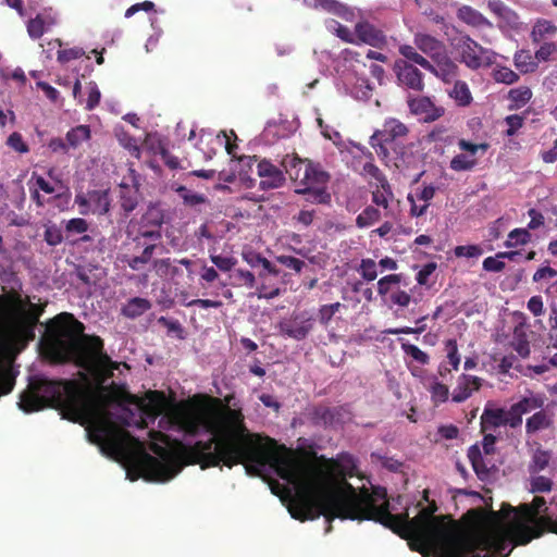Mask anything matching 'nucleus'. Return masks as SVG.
<instances>
[{
	"mask_svg": "<svg viewBox=\"0 0 557 557\" xmlns=\"http://www.w3.org/2000/svg\"><path fill=\"white\" fill-rule=\"evenodd\" d=\"M399 54L404 55V61L406 62L418 64L426 71H434V67H432L431 63L426 61L424 57L418 53L417 50H414V48L411 46L405 45L399 47Z\"/></svg>",
	"mask_w": 557,
	"mask_h": 557,
	"instance_id": "nucleus-38",
	"label": "nucleus"
},
{
	"mask_svg": "<svg viewBox=\"0 0 557 557\" xmlns=\"http://www.w3.org/2000/svg\"><path fill=\"white\" fill-rule=\"evenodd\" d=\"M556 33V26L553 23L543 20L537 21L534 25V29H532V40L534 42H540L544 40L546 36H552Z\"/></svg>",
	"mask_w": 557,
	"mask_h": 557,
	"instance_id": "nucleus-43",
	"label": "nucleus"
},
{
	"mask_svg": "<svg viewBox=\"0 0 557 557\" xmlns=\"http://www.w3.org/2000/svg\"><path fill=\"white\" fill-rule=\"evenodd\" d=\"M259 277H260V280L263 281L262 283H260L259 288H257V297H259V299H268L269 300V299L276 298L281 295V289L277 286L264 281L263 273L260 272Z\"/></svg>",
	"mask_w": 557,
	"mask_h": 557,
	"instance_id": "nucleus-46",
	"label": "nucleus"
},
{
	"mask_svg": "<svg viewBox=\"0 0 557 557\" xmlns=\"http://www.w3.org/2000/svg\"><path fill=\"white\" fill-rule=\"evenodd\" d=\"M152 451L161 458L141 453L135 461V468L148 482H166L172 480L182 469L176 457L159 445L152 446Z\"/></svg>",
	"mask_w": 557,
	"mask_h": 557,
	"instance_id": "nucleus-5",
	"label": "nucleus"
},
{
	"mask_svg": "<svg viewBox=\"0 0 557 557\" xmlns=\"http://www.w3.org/2000/svg\"><path fill=\"white\" fill-rule=\"evenodd\" d=\"M211 407L178 416V425L185 434L197 436L205 431L211 435L210 440L198 441L185 450L190 463L201 469L220 465L231 469L244 465L250 475H259L260 469L269 466L281 480L294 486L288 512L296 520L305 522L323 517L329 523L326 533L331 532L334 519L374 521L408 541L410 549L422 557H453L451 515H434L437 506L429 500L428 490L422 492L428 506L416 516L410 518L408 511L392 515L383 487L357 491L352 484L344 482V488L335 490L330 475L319 468L278 455L262 445L259 435L248 433L240 409L228 407L230 396L225 398L227 405L219 398H211Z\"/></svg>",
	"mask_w": 557,
	"mask_h": 557,
	"instance_id": "nucleus-1",
	"label": "nucleus"
},
{
	"mask_svg": "<svg viewBox=\"0 0 557 557\" xmlns=\"http://www.w3.org/2000/svg\"><path fill=\"white\" fill-rule=\"evenodd\" d=\"M67 234H84L87 232V222L82 218H72L65 223Z\"/></svg>",
	"mask_w": 557,
	"mask_h": 557,
	"instance_id": "nucleus-64",
	"label": "nucleus"
},
{
	"mask_svg": "<svg viewBox=\"0 0 557 557\" xmlns=\"http://www.w3.org/2000/svg\"><path fill=\"white\" fill-rule=\"evenodd\" d=\"M281 166L285 169L289 180L297 184V188L304 187V190L312 187H324L330 181V174L322 170L319 163L301 159L296 154H286L281 160Z\"/></svg>",
	"mask_w": 557,
	"mask_h": 557,
	"instance_id": "nucleus-6",
	"label": "nucleus"
},
{
	"mask_svg": "<svg viewBox=\"0 0 557 557\" xmlns=\"http://www.w3.org/2000/svg\"><path fill=\"white\" fill-rule=\"evenodd\" d=\"M457 40L461 41L457 51H459L460 62H463L466 66L479 70L481 67H490L495 63V52L478 45V42L466 36Z\"/></svg>",
	"mask_w": 557,
	"mask_h": 557,
	"instance_id": "nucleus-8",
	"label": "nucleus"
},
{
	"mask_svg": "<svg viewBox=\"0 0 557 557\" xmlns=\"http://www.w3.org/2000/svg\"><path fill=\"white\" fill-rule=\"evenodd\" d=\"M507 425L503 408H485L482 413L483 430Z\"/></svg>",
	"mask_w": 557,
	"mask_h": 557,
	"instance_id": "nucleus-32",
	"label": "nucleus"
},
{
	"mask_svg": "<svg viewBox=\"0 0 557 557\" xmlns=\"http://www.w3.org/2000/svg\"><path fill=\"white\" fill-rule=\"evenodd\" d=\"M156 273L161 277H171L172 280L182 274V270L173 264L170 258H161L152 261Z\"/></svg>",
	"mask_w": 557,
	"mask_h": 557,
	"instance_id": "nucleus-35",
	"label": "nucleus"
},
{
	"mask_svg": "<svg viewBox=\"0 0 557 557\" xmlns=\"http://www.w3.org/2000/svg\"><path fill=\"white\" fill-rule=\"evenodd\" d=\"M454 101L459 107H468L472 102L469 86L462 81H456V84H454Z\"/></svg>",
	"mask_w": 557,
	"mask_h": 557,
	"instance_id": "nucleus-41",
	"label": "nucleus"
},
{
	"mask_svg": "<svg viewBox=\"0 0 557 557\" xmlns=\"http://www.w3.org/2000/svg\"><path fill=\"white\" fill-rule=\"evenodd\" d=\"M483 250L479 246H457L454 248V256L456 258H469V259H478Z\"/></svg>",
	"mask_w": 557,
	"mask_h": 557,
	"instance_id": "nucleus-56",
	"label": "nucleus"
},
{
	"mask_svg": "<svg viewBox=\"0 0 557 557\" xmlns=\"http://www.w3.org/2000/svg\"><path fill=\"white\" fill-rule=\"evenodd\" d=\"M45 242L50 247H55L63 242V234L61 228L55 224L46 225L45 227Z\"/></svg>",
	"mask_w": 557,
	"mask_h": 557,
	"instance_id": "nucleus-49",
	"label": "nucleus"
},
{
	"mask_svg": "<svg viewBox=\"0 0 557 557\" xmlns=\"http://www.w3.org/2000/svg\"><path fill=\"white\" fill-rule=\"evenodd\" d=\"M7 145L10 147V149L15 150V152H28V146L25 144L23 137H21L20 133L17 132L11 133L10 137H8Z\"/></svg>",
	"mask_w": 557,
	"mask_h": 557,
	"instance_id": "nucleus-60",
	"label": "nucleus"
},
{
	"mask_svg": "<svg viewBox=\"0 0 557 557\" xmlns=\"http://www.w3.org/2000/svg\"><path fill=\"white\" fill-rule=\"evenodd\" d=\"M81 215H104L110 211V198L107 189H94L79 193L74 197Z\"/></svg>",
	"mask_w": 557,
	"mask_h": 557,
	"instance_id": "nucleus-10",
	"label": "nucleus"
},
{
	"mask_svg": "<svg viewBox=\"0 0 557 557\" xmlns=\"http://www.w3.org/2000/svg\"><path fill=\"white\" fill-rule=\"evenodd\" d=\"M460 150H463L468 154H457L454 158V170L456 171H468L475 164V153L482 151L486 152L487 144H473L467 140H459Z\"/></svg>",
	"mask_w": 557,
	"mask_h": 557,
	"instance_id": "nucleus-20",
	"label": "nucleus"
},
{
	"mask_svg": "<svg viewBox=\"0 0 557 557\" xmlns=\"http://www.w3.org/2000/svg\"><path fill=\"white\" fill-rule=\"evenodd\" d=\"M234 285L245 286L246 288L255 287V275L250 271L237 269L233 274Z\"/></svg>",
	"mask_w": 557,
	"mask_h": 557,
	"instance_id": "nucleus-51",
	"label": "nucleus"
},
{
	"mask_svg": "<svg viewBox=\"0 0 557 557\" xmlns=\"http://www.w3.org/2000/svg\"><path fill=\"white\" fill-rule=\"evenodd\" d=\"M45 356L54 364L74 362L87 371H97L106 379L119 367L103 351V341L95 335L84 334V324L71 312H60L46 325L42 339Z\"/></svg>",
	"mask_w": 557,
	"mask_h": 557,
	"instance_id": "nucleus-4",
	"label": "nucleus"
},
{
	"mask_svg": "<svg viewBox=\"0 0 557 557\" xmlns=\"http://www.w3.org/2000/svg\"><path fill=\"white\" fill-rule=\"evenodd\" d=\"M408 109L425 123H432L443 116L444 110L431 101L429 97L408 98Z\"/></svg>",
	"mask_w": 557,
	"mask_h": 557,
	"instance_id": "nucleus-17",
	"label": "nucleus"
},
{
	"mask_svg": "<svg viewBox=\"0 0 557 557\" xmlns=\"http://www.w3.org/2000/svg\"><path fill=\"white\" fill-rule=\"evenodd\" d=\"M175 193L181 197L182 203H184L185 207L195 208L198 205L208 203V198L205 195L191 191L183 185H178V187L175 188Z\"/></svg>",
	"mask_w": 557,
	"mask_h": 557,
	"instance_id": "nucleus-33",
	"label": "nucleus"
},
{
	"mask_svg": "<svg viewBox=\"0 0 557 557\" xmlns=\"http://www.w3.org/2000/svg\"><path fill=\"white\" fill-rule=\"evenodd\" d=\"M553 424V420L547 412L540 410L534 414L530 416L525 421L527 435H533L534 433L543 430H547Z\"/></svg>",
	"mask_w": 557,
	"mask_h": 557,
	"instance_id": "nucleus-29",
	"label": "nucleus"
},
{
	"mask_svg": "<svg viewBox=\"0 0 557 557\" xmlns=\"http://www.w3.org/2000/svg\"><path fill=\"white\" fill-rule=\"evenodd\" d=\"M295 193L306 196V201L309 203L327 205L330 203V194L326 193L324 187H309L304 190V187H297Z\"/></svg>",
	"mask_w": 557,
	"mask_h": 557,
	"instance_id": "nucleus-34",
	"label": "nucleus"
},
{
	"mask_svg": "<svg viewBox=\"0 0 557 557\" xmlns=\"http://www.w3.org/2000/svg\"><path fill=\"white\" fill-rule=\"evenodd\" d=\"M389 199H392L391 185H375L372 191L373 205L387 209Z\"/></svg>",
	"mask_w": 557,
	"mask_h": 557,
	"instance_id": "nucleus-44",
	"label": "nucleus"
},
{
	"mask_svg": "<svg viewBox=\"0 0 557 557\" xmlns=\"http://www.w3.org/2000/svg\"><path fill=\"white\" fill-rule=\"evenodd\" d=\"M509 111H518L531 100V89L527 86L509 89Z\"/></svg>",
	"mask_w": 557,
	"mask_h": 557,
	"instance_id": "nucleus-31",
	"label": "nucleus"
},
{
	"mask_svg": "<svg viewBox=\"0 0 557 557\" xmlns=\"http://www.w3.org/2000/svg\"><path fill=\"white\" fill-rule=\"evenodd\" d=\"M401 350H404L405 356L412 358L417 363L421 366H424L429 362V356L416 345L404 343L401 344Z\"/></svg>",
	"mask_w": 557,
	"mask_h": 557,
	"instance_id": "nucleus-47",
	"label": "nucleus"
},
{
	"mask_svg": "<svg viewBox=\"0 0 557 557\" xmlns=\"http://www.w3.org/2000/svg\"><path fill=\"white\" fill-rule=\"evenodd\" d=\"M161 237L160 220H156L153 228H146L144 226L138 228L137 235L133 237V246H145L149 243L157 245Z\"/></svg>",
	"mask_w": 557,
	"mask_h": 557,
	"instance_id": "nucleus-30",
	"label": "nucleus"
},
{
	"mask_svg": "<svg viewBox=\"0 0 557 557\" xmlns=\"http://www.w3.org/2000/svg\"><path fill=\"white\" fill-rule=\"evenodd\" d=\"M465 519L469 522L466 535L454 521V557H508L511 543L525 545L546 532L557 535V502L547 506L544 497L535 496L516 508L504 504L497 511L469 509Z\"/></svg>",
	"mask_w": 557,
	"mask_h": 557,
	"instance_id": "nucleus-2",
	"label": "nucleus"
},
{
	"mask_svg": "<svg viewBox=\"0 0 557 557\" xmlns=\"http://www.w3.org/2000/svg\"><path fill=\"white\" fill-rule=\"evenodd\" d=\"M531 235L528 228H516L509 232L508 239L504 242L506 248H512L530 243Z\"/></svg>",
	"mask_w": 557,
	"mask_h": 557,
	"instance_id": "nucleus-42",
	"label": "nucleus"
},
{
	"mask_svg": "<svg viewBox=\"0 0 557 557\" xmlns=\"http://www.w3.org/2000/svg\"><path fill=\"white\" fill-rule=\"evenodd\" d=\"M84 55V50L79 47L61 49L57 52V61L60 63H69L70 61L77 60Z\"/></svg>",
	"mask_w": 557,
	"mask_h": 557,
	"instance_id": "nucleus-55",
	"label": "nucleus"
},
{
	"mask_svg": "<svg viewBox=\"0 0 557 557\" xmlns=\"http://www.w3.org/2000/svg\"><path fill=\"white\" fill-rule=\"evenodd\" d=\"M481 386V380L473 375L462 374L457 380V392L454 401L460 403L468 399L470 395Z\"/></svg>",
	"mask_w": 557,
	"mask_h": 557,
	"instance_id": "nucleus-23",
	"label": "nucleus"
},
{
	"mask_svg": "<svg viewBox=\"0 0 557 557\" xmlns=\"http://www.w3.org/2000/svg\"><path fill=\"white\" fill-rule=\"evenodd\" d=\"M492 78H494L495 83L504 85H513L519 82L518 73L513 72L509 67L499 65L495 66L494 70H492Z\"/></svg>",
	"mask_w": 557,
	"mask_h": 557,
	"instance_id": "nucleus-39",
	"label": "nucleus"
},
{
	"mask_svg": "<svg viewBox=\"0 0 557 557\" xmlns=\"http://www.w3.org/2000/svg\"><path fill=\"white\" fill-rule=\"evenodd\" d=\"M313 319L306 311L294 312L277 323V330L283 337L294 341H302L312 331Z\"/></svg>",
	"mask_w": 557,
	"mask_h": 557,
	"instance_id": "nucleus-11",
	"label": "nucleus"
},
{
	"mask_svg": "<svg viewBox=\"0 0 557 557\" xmlns=\"http://www.w3.org/2000/svg\"><path fill=\"white\" fill-rule=\"evenodd\" d=\"M430 393L434 404H442L448 399V386L438 381L431 383Z\"/></svg>",
	"mask_w": 557,
	"mask_h": 557,
	"instance_id": "nucleus-50",
	"label": "nucleus"
},
{
	"mask_svg": "<svg viewBox=\"0 0 557 557\" xmlns=\"http://www.w3.org/2000/svg\"><path fill=\"white\" fill-rule=\"evenodd\" d=\"M512 64L517 67V71L521 74H528L535 72L539 64L536 59L528 50H519L512 55Z\"/></svg>",
	"mask_w": 557,
	"mask_h": 557,
	"instance_id": "nucleus-28",
	"label": "nucleus"
},
{
	"mask_svg": "<svg viewBox=\"0 0 557 557\" xmlns=\"http://www.w3.org/2000/svg\"><path fill=\"white\" fill-rule=\"evenodd\" d=\"M211 263L215 264L216 269L227 272L234 269L235 258L233 257H224L220 255H211L210 256Z\"/></svg>",
	"mask_w": 557,
	"mask_h": 557,
	"instance_id": "nucleus-63",
	"label": "nucleus"
},
{
	"mask_svg": "<svg viewBox=\"0 0 557 557\" xmlns=\"http://www.w3.org/2000/svg\"><path fill=\"white\" fill-rule=\"evenodd\" d=\"M309 420L314 426L334 428L342 423V407L315 405L309 410Z\"/></svg>",
	"mask_w": 557,
	"mask_h": 557,
	"instance_id": "nucleus-16",
	"label": "nucleus"
},
{
	"mask_svg": "<svg viewBox=\"0 0 557 557\" xmlns=\"http://www.w3.org/2000/svg\"><path fill=\"white\" fill-rule=\"evenodd\" d=\"M523 122L524 116L519 114L506 116V119H504V123L508 125V129H506V136L512 137L516 134V132H518L522 127Z\"/></svg>",
	"mask_w": 557,
	"mask_h": 557,
	"instance_id": "nucleus-61",
	"label": "nucleus"
},
{
	"mask_svg": "<svg viewBox=\"0 0 557 557\" xmlns=\"http://www.w3.org/2000/svg\"><path fill=\"white\" fill-rule=\"evenodd\" d=\"M468 456L478 476H485L493 469L492 462L487 459L490 456L482 454L478 446H471Z\"/></svg>",
	"mask_w": 557,
	"mask_h": 557,
	"instance_id": "nucleus-26",
	"label": "nucleus"
},
{
	"mask_svg": "<svg viewBox=\"0 0 557 557\" xmlns=\"http://www.w3.org/2000/svg\"><path fill=\"white\" fill-rule=\"evenodd\" d=\"M387 166H395L399 172L407 174L411 170H416L420 159L418 154L413 152V146L411 144L404 146H392L386 147V154L375 152Z\"/></svg>",
	"mask_w": 557,
	"mask_h": 557,
	"instance_id": "nucleus-9",
	"label": "nucleus"
},
{
	"mask_svg": "<svg viewBox=\"0 0 557 557\" xmlns=\"http://www.w3.org/2000/svg\"><path fill=\"white\" fill-rule=\"evenodd\" d=\"M395 73L399 84L404 85V87L417 92L423 90L422 73L413 64L398 60L395 62Z\"/></svg>",
	"mask_w": 557,
	"mask_h": 557,
	"instance_id": "nucleus-15",
	"label": "nucleus"
},
{
	"mask_svg": "<svg viewBox=\"0 0 557 557\" xmlns=\"http://www.w3.org/2000/svg\"><path fill=\"white\" fill-rule=\"evenodd\" d=\"M553 487V481L545 475H536L530 480V492L547 493Z\"/></svg>",
	"mask_w": 557,
	"mask_h": 557,
	"instance_id": "nucleus-52",
	"label": "nucleus"
},
{
	"mask_svg": "<svg viewBox=\"0 0 557 557\" xmlns=\"http://www.w3.org/2000/svg\"><path fill=\"white\" fill-rule=\"evenodd\" d=\"M363 174L375 181V186H387L388 182L385 175L373 162L363 164Z\"/></svg>",
	"mask_w": 557,
	"mask_h": 557,
	"instance_id": "nucleus-48",
	"label": "nucleus"
},
{
	"mask_svg": "<svg viewBox=\"0 0 557 557\" xmlns=\"http://www.w3.org/2000/svg\"><path fill=\"white\" fill-rule=\"evenodd\" d=\"M543 404L544 401L539 397H524L521 398L520 401L512 404L506 411L528 414L531 411L542 408Z\"/></svg>",
	"mask_w": 557,
	"mask_h": 557,
	"instance_id": "nucleus-36",
	"label": "nucleus"
},
{
	"mask_svg": "<svg viewBox=\"0 0 557 557\" xmlns=\"http://www.w3.org/2000/svg\"><path fill=\"white\" fill-rule=\"evenodd\" d=\"M400 283V274H389L377 282V293L381 296H385L391 292L392 286H396Z\"/></svg>",
	"mask_w": 557,
	"mask_h": 557,
	"instance_id": "nucleus-54",
	"label": "nucleus"
},
{
	"mask_svg": "<svg viewBox=\"0 0 557 557\" xmlns=\"http://www.w3.org/2000/svg\"><path fill=\"white\" fill-rule=\"evenodd\" d=\"M42 313L44 305L28 304L27 311L22 312L18 324H16V334L32 341L34 338V329L37 326L38 319Z\"/></svg>",
	"mask_w": 557,
	"mask_h": 557,
	"instance_id": "nucleus-19",
	"label": "nucleus"
},
{
	"mask_svg": "<svg viewBox=\"0 0 557 557\" xmlns=\"http://www.w3.org/2000/svg\"><path fill=\"white\" fill-rule=\"evenodd\" d=\"M88 139L89 126L87 125L74 126L67 132V135H65V141H67L69 147L72 149L79 147L82 143L87 141Z\"/></svg>",
	"mask_w": 557,
	"mask_h": 557,
	"instance_id": "nucleus-37",
	"label": "nucleus"
},
{
	"mask_svg": "<svg viewBox=\"0 0 557 557\" xmlns=\"http://www.w3.org/2000/svg\"><path fill=\"white\" fill-rule=\"evenodd\" d=\"M380 220V211L379 209L368 206L364 207L363 211H361L358 216H356V226L358 228H367L372 224L379 222Z\"/></svg>",
	"mask_w": 557,
	"mask_h": 557,
	"instance_id": "nucleus-40",
	"label": "nucleus"
},
{
	"mask_svg": "<svg viewBox=\"0 0 557 557\" xmlns=\"http://www.w3.org/2000/svg\"><path fill=\"white\" fill-rule=\"evenodd\" d=\"M257 174H259V187L262 190L276 189L284 184V173L265 159L257 163Z\"/></svg>",
	"mask_w": 557,
	"mask_h": 557,
	"instance_id": "nucleus-18",
	"label": "nucleus"
},
{
	"mask_svg": "<svg viewBox=\"0 0 557 557\" xmlns=\"http://www.w3.org/2000/svg\"><path fill=\"white\" fill-rule=\"evenodd\" d=\"M14 388V375L5 369L0 368V397L9 394Z\"/></svg>",
	"mask_w": 557,
	"mask_h": 557,
	"instance_id": "nucleus-57",
	"label": "nucleus"
},
{
	"mask_svg": "<svg viewBox=\"0 0 557 557\" xmlns=\"http://www.w3.org/2000/svg\"><path fill=\"white\" fill-rule=\"evenodd\" d=\"M27 33L32 39L37 40L44 35V20L40 15H37L35 18L28 21L27 23Z\"/></svg>",
	"mask_w": 557,
	"mask_h": 557,
	"instance_id": "nucleus-59",
	"label": "nucleus"
},
{
	"mask_svg": "<svg viewBox=\"0 0 557 557\" xmlns=\"http://www.w3.org/2000/svg\"><path fill=\"white\" fill-rule=\"evenodd\" d=\"M325 473L329 474L332 483L334 478L341 480L335 490H343L347 478L357 475L356 458L347 451H342L334 458L329 459V472Z\"/></svg>",
	"mask_w": 557,
	"mask_h": 557,
	"instance_id": "nucleus-12",
	"label": "nucleus"
},
{
	"mask_svg": "<svg viewBox=\"0 0 557 557\" xmlns=\"http://www.w3.org/2000/svg\"><path fill=\"white\" fill-rule=\"evenodd\" d=\"M457 17L465 22V24L478 29L492 28V23L487 21L482 13L468 5L460 7V9L457 10Z\"/></svg>",
	"mask_w": 557,
	"mask_h": 557,
	"instance_id": "nucleus-22",
	"label": "nucleus"
},
{
	"mask_svg": "<svg viewBox=\"0 0 557 557\" xmlns=\"http://www.w3.org/2000/svg\"><path fill=\"white\" fill-rule=\"evenodd\" d=\"M18 407L25 413L45 408H57L63 419L86 424L89 443L100 447L102 454L112 457L124 451L126 441L133 438L120 430L107 414L95 412V400L75 380H49L34 377L28 389L20 394Z\"/></svg>",
	"mask_w": 557,
	"mask_h": 557,
	"instance_id": "nucleus-3",
	"label": "nucleus"
},
{
	"mask_svg": "<svg viewBox=\"0 0 557 557\" xmlns=\"http://www.w3.org/2000/svg\"><path fill=\"white\" fill-rule=\"evenodd\" d=\"M133 248L140 249V253L124 258V262L133 271H140L150 263L153 251H156V244L149 243L144 246H133Z\"/></svg>",
	"mask_w": 557,
	"mask_h": 557,
	"instance_id": "nucleus-21",
	"label": "nucleus"
},
{
	"mask_svg": "<svg viewBox=\"0 0 557 557\" xmlns=\"http://www.w3.org/2000/svg\"><path fill=\"white\" fill-rule=\"evenodd\" d=\"M408 136V127L397 119H387L382 127L373 132L370 137V146L375 152L385 156V148L392 146H404L403 143Z\"/></svg>",
	"mask_w": 557,
	"mask_h": 557,
	"instance_id": "nucleus-7",
	"label": "nucleus"
},
{
	"mask_svg": "<svg viewBox=\"0 0 557 557\" xmlns=\"http://www.w3.org/2000/svg\"><path fill=\"white\" fill-rule=\"evenodd\" d=\"M486 8L491 10V13L499 18L497 27L500 32H518L521 28V21L519 20L518 13L512 9L504 4L500 0H488Z\"/></svg>",
	"mask_w": 557,
	"mask_h": 557,
	"instance_id": "nucleus-13",
	"label": "nucleus"
},
{
	"mask_svg": "<svg viewBox=\"0 0 557 557\" xmlns=\"http://www.w3.org/2000/svg\"><path fill=\"white\" fill-rule=\"evenodd\" d=\"M358 271H360V275L364 281L372 282L376 280V263L370 258L361 260Z\"/></svg>",
	"mask_w": 557,
	"mask_h": 557,
	"instance_id": "nucleus-53",
	"label": "nucleus"
},
{
	"mask_svg": "<svg viewBox=\"0 0 557 557\" xmlns=\"http://www.w3.org/2000/svg\"><path fill=\"white\" fill-rule=\"evenodd\" d=\"M276 261L283 267L293 270L295 273L301 272L305 267V262L302 260L286 255L277 256Z\"/></svg>",
	"mask_w": 557,
	"mask_h": 557,
	"instance_id": "nucleus-58",
	"label": "nucleus"
},
{
	"mask_svg": "<svg viewBox=\"0 0 557 557\" xmlns=\"http://www.w3.org/2000/svg\"><path fill=\"white\" fill-rule=\"evenodd\" d=\"M101 94L99 92L98 86L95 82L88 83V99H86V111H92L99 103Z\"/></svg>",
	"mask_w": 557,
	"mask_h": 557,
	"instance_id": "nucleus-62",
	"label": "nucleus"
},
{
	"mask_svg": "<svg viewBox=\"0 0 557 557\" xmlns=\"http://www.w3.org/2000/svg\"><path fill=\"white\" fill-rule=\"evenodd\" d=\"M304 5L310 10L325 11L337 16H344L347 11L344 4L336 0H304Z\"/></svg>",
	"mask_w": 557,
	"mask_h": 557,
	"instance_id": "nucleus-25",
	"label": "nucleus"
},
{
	"mask_svg": "<svg viewBox=\"0 0 557 557\" xmlns=\"http://www.w3.org/2000/svg\"><path fill=\"white\" fill-rule=\"evenodd\" d=\"M356 42L363 44L374 49H381L387 45V37L381 29L367 21H360L355 25Z\"/></svg>",
	"mask_w": 557,
	"mask_h": 557,
	"instance_id": "nucleus-14",
	"label": "nucleus"
},
{
	"mask_svg": "<svg viewBox=\"0 0 557 557\" xmlns=\"http://www.w3.org/2000/svg\"><path fill=\"white\" fill-rule=\"evenodd\" d=\"M150 307L151 305L149 300L135 297L123 305V308H121V314L128 319H136L150 310Z\"/></svg>",
	"mask_w": 557,
	"mask_h": 557,
	"instance_id": "nucleus-27",
	"label": "nucleus"
},
{
	"mask_svg": "<svg viewBox=\"0 0 557 557\" xmlns=\"http://www.w3.org/2000/svg\"><path fill=\"white\" fill-rule=\"evenodd\" d=\"M138 206V188L132 185H120V207L124 215H128Z\"/></svg>",
	"mask_w": 557,
	"mask_h": 557,
	"instance_id": "nucleus-24",
	"label": "nucleus"
},
{
	"mask_svg": "<svg viewBox=\"0 0 557 557\" xmlns=\"http://www.w3.org/2000/svg\"><path fill=\"white\" fill-rule=\"evenodd\" d=\"M550 460V454L546 450L537 449L534 451V456H532V461H530L529 472L537 473L543 471L548 466V461Z\"/></svg>",
	"mask_w": 557,
	"mask_h": 557,
	"instance_id": "nucleus-45",
	"label": "nucleus"
}]
</instances>
